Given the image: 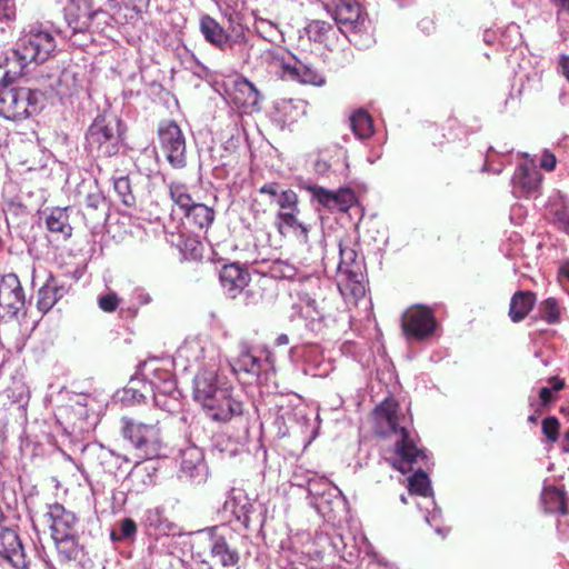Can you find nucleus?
I'll list each match as a JSON object with an SVG mask.
<instances>
[{
  "mask_svg": "<svg viewBox=\"0 0 569 569\" xmlns=\"http://www.w3.org/2000/svg\"><path fill=\"white\" fill-rule=\"evenodd\" d=\"M398 403L392 399H386L375 410L377 431L381 436H396L395 448L397 458L392 466L402 473L412 469V465L425 460L427 455L423 449L417 447L415 438L400 425Z\"/></svg>",
  "mask_w": 569,
  "mask_h": 569,
  "instance_id": "obj_1",
  "label": "nucleus"
},
{
  "mask_svg": "<svg viewBox=\"0 0 569 569\" xmlns=\"http://www.w3.org/2000/svg\"><path fill=\"white\" fill-rule=\"evenodd\" d=\"M57 44L53 34L42 23H32L23 30L16 42L13 56L21 68L31 62L42 63L47 61Z\"/></svg>",
  "mask_w": 569,
  "mask_h": 569,
  "instance_id": "obj_2",
  "label": "nucleus"
},
{
  "mask_svg": "<svg viewBox=\"0 0 569 569\" xmlns=\"http://www.w3.org/2000/svg\"><path fill=\"white\" fill-rule=\"evenodd\" d=\"M124 124L120 118L111 113L98 114L88 128L86 140L88 146L98 152V157L116 156L123 142Z\"/></svg>",
  "mask_w": 569,
  "mask_h": 569,
  "instance_id": "obj_3",
  "label": "nucleus"
},
{
  "mask_svg": "<svg viewBox=\"0 0 569 569\" xmlns=\"http://www.w3.org/2000/svg\"><path fill=\"white\" fill-rule=\"evenodd\" d=\"M42 94L23 87L0 84V116L8 120H22L40 110Z\"/></svg>",
  "mask_w": 569,
  "mask_h": 569,
  "instance_id": "obj_4",
  "label": "nucleus"
},
{
  "mask_svg": "<svg viewBox=\"0 0 569 569\" xmlns=\"http://www.w3.org/2000/svg\"><path fill=\"white\" fill-rule=\"evenodd\" d=\"M276 204L280 208L277 213L278 228L280 232L282 229H287L293 233L296 239L308 250L312 249V244L309 241V234L313 231L311 224L299 221L298 219V196L291 189H284L278 197Z\"/></svg>",
  "mask_w": 569,
  "mask_h": 569,
  "instance_id": "obj_5",
  "label": "nucleus"
},
{
  "mask_svg": "<svg viewBox=\"0 0 569 569\" xmlns=\"http://www.w3.org/2000/svg\"><path fill=\"white\" fill-rule=\"evenodd\" d=\"M201 532L208 537L211 559L226 569H238L240 552L234 545L233 532L226 526L208 527Z\"/></svg>",
  "mask_w": 569,
  "mask_h": 569,
  "instance_id": "obj_6",
  "label": "nucleus"
},
{
  "mask_svg": "<svg viewBox=\"0 0 569 569\" xmlns=\"http://www.w3.org/2000/svg\"><path fill=\"white\" fill-rule=\"evenodd\" d=\"M122 435L139 451L141 457L152 459L160 455L162 439L158 423L126 421Z\"/></svg>",
  "mask_w": 569,
  "mask_h": 569,
  "instance_id": "obj_7",
  "label": "nucleus"
},
{
  "mask_svg": "<svg viewBox=\"0 0 569 569\" xmlns=\"http://www.w3.org/2000/svg\"><path fill=\"white\" fill-rule=\"evenodd\" d=\"M159 146L162 154L174 169L187 164L186 138L174 121H163L158 128Z\"/></svg>",
  "mask_w": 569,
  "mask_h": 569,
  "instance_id": "obj_8",
  "label": "nucleus"
},
{
  "mask_svg": "<svg viewBox=\"0 0 569 569\" xmlns=\"http://www.w3.org/2000/svg\"><path fill=\"white\" fill-rule=\"evenodd\" d=\"M162 382L152 380L151 382H142V389L136 388V381H130V386L124 389V392L131 393V399L134 402H141L146 399L147 393H152L153 401L162 409L170 410V401H176L177 390L176 380L172 373H162ZM139 381H137L138 383Z\"/></svg>",
  "mask_w": 569,
  "mask_h": 569,
  "instance_id": "obj_9",
  "label": "nucleus"
},
{
  "mask_svg": "<svg viewBox=\"0 0 569 569\" xmlns=\"http://www.w3.org/2000/svg\"><path fill=\"white\" fill-rule=\"evenodd\" d=\"M327 8L341 32L357 34L366 29L367 14L356 0H335Z\"/></svg>",
  "mask_w": 569,
  "mask_h": 569,
  "instance_id": "obj_10",
  "label": "nucleus"
},
{
  "mask_svg": "<svg viewBox=\"0 0 569 569\" xmlns=\"http://www.w3.org/2000/svg\"><path fill=\"white\" fill-rule=\"evenodd\" d=\"M436 327L433 312L427 307L409 308L402 316V330L408 339L425 340L433 335Z\"/></svg>",
  "mask_w": 569,
  "mask_h": 569,
  "instance_id": "obj_11",
  "label": "nucleus"
},
{
  "mask_svg": "<svg viewBox=\"0 0 569 569\" xmlns=\"http://www.w3.org/2000/svg\"><path fill=\"white\" fill-rule=\"evenodd\" d=\"M200 31L206 41L221 50H224L227 47L233 48L234 46L247 42L244 29L241 24L232 27L231 33H227L224 29L208 14L200 18Z\"/></svg>",
  "mask_w": 569,
  "mask_h": 569,
  "instance_id": "obj_12",
  "label": "nucleus"
},
{
  "mask_svg": "<svg viewBox=\"0 0 569 569\" xmlns=\"http://www.w3.org/2000/svg\"><path fill=\"white\" fill-rule=\"evenodd\" d=\"M231 388L232 386L212 369L199 371L193 379V397L203 409L218 398L219 391H228Z\"/></svg>",
  "mask_w": 569,
  "mask_h": 569,
  "instance_id": "obj_13",
  "label": "nucleus"
},
{
  "mask_svg": "<svg viewBox=\"0 0 569 569\" xmlns=\"http://www.w3.org/2000/svg\"><path fill=\"white\" fill-rule=\"evenodd\" d=\"M26 295L16 273H7L0 279V308L9 318H14L24 309Z\"/></svg>",
  "mask_w": 569,
  "mask_h": 569,
  "instance_id": "obj_14",
  "label": "nucleus"
},
{
  "mask_svg": "<svg viewBox=\"0 0 569 569\" xmlns=\"http://www.w3.org/2000/svg\"><path fill=\"white\" fill-rule=\"evenodd\" d=\"M179 477L193 485H202L208 479V467L202 450L197 446H188L180 451Z\"/></svg>",
  "mask_w": 569,
  "mask_h": 569,
  "instance_id": "obj_15",
  "label": "nucleus"
},
{
  "mask_svg": "<svg viewBox=\"0 0 569 569\" xmlns=\"http://www.w3.org/2000/svg\"><path fill=\"white\" fill-rule=\"evenodd\" d=\"M218 398L204 408L207 416L217 422H228L243 412L242 402L233 396V388L219 391Z\"/></svg>",
  "mask_w": 569,
  "mask_h": 569,
  "instance_id": "obj_16",
  "label": "nucleus"
},
{
  "mask_svg": "<svg viewBox=\"0 0 569 569\" xmlns=\"http://www.w3.org/2000/svg\"><path fill=\"white\" fill-rule=\"evenodd\" d=\"M542 174L533 164L517 167L511 182L516 197H537L541 187Z\"/></svg>",
  "mask_w": 569,
  "mask_h": 569,
  "instance_id": "obj_17",
  "label": "nucleus"
},
{
  "mask_svg": "<svg viewBox=\"0 0 569 569\" xmlns=\"http://www.w3.org/2000/svg\"><path fill=\"white\" fill-rule=\"evenodd\" d=\"M0 557L14 569H29L28 561L18 533L0 525Z\"/></svg>",
  "mask_w": 569,
  "mask_h": 569,
  "instance_id": "obj_18",
  "label": "nucleus"
},
{
  "mask_svg": "<svg viewBox=\"0 0 569 569\" xmlns=\"http://www.w3.org/2000/svg\"><path fill=\"white\" fill-rule=\"evenodd\" d=\"M317 483L308 482V493L311 496V505L323 517H330L345 505V497L338 487H328V491H319Z\"/></svg>",
  "mask_w": 569,
  "mask_h": 569,
  "instance_id": "obj_19",
  "label": "nucleus"
},
{
  "mask_svg": "<svg viewBox=\"0 0 569 569\" xmlns=\"http://www.w3.org/2000/svg\"><path fill=\"white\" fill-rule=\"evenodd\" d=\"M219 279L224 293L234 299L248 287L250 273L239 263H230L222 267Z\"/></svg>",
  "mask_w": 569,
  "mask_h": 569,
  "instance_id": "obj_20",
  "label": "nucleus"
},
{
  "mask_svg": "<svg viewBox=\"0 0 569 569\" xmlns=\"http://www.w3.org/2000/svg\"><path fill=\"white\" fill-rule=\"evenodd\" d=\"M71 286L64 281H60L52 273H50L38 290L37 308L41 313L49 312L54 305L62 299L70 290Z\"/></svg>",
  "mask_w": 569,
  "mask_h": 569,
  "instance_id": "obj_21",
  "label": "nucleus"
},
{
  "mask_svg": "<svg viewBox=\"0 0 569 569\" xmlns=\"http://www.w3.org/2000/svg\"><path fill=\"white\" fill-rule=\"evenodd\" d=\"M47 516L50 519L51 537L77 535V516L60 503L50 505Z\"/></svg>",
  "mask_w": 569,
  "mask_h": 569,
  "instance_id": "obj_22",
  "label": "nucleus"
},
{
  "mask_svg": "<svg viewBox=\"0 0 569 569\" xmlns=\"http://www.w3.org/2000/svg\"><path fill=\"white\" fill-rule=\"evenodd\" d=\"M223 512H230L237 522L249 529L256 513V506L243 493H236L232 489L222 506Z\"/></svg>",
  "mask_w": 569,
  "mask_h": 569,
  "instance_id": "obj_23",
  "label": "nucleus"
},
{
  "mask_svg": "<svg viewBox=\"0 0 569 569\" xmlns=\"http://www.w3.org/2000/svg\"><path fill=\"white\" fill-rule=\"evenodd\" d=\"M264 366L266 360L251 349L243 347L232 365V369L236 373H244L252 379H258Z\"/></svg>",
  "mask_w": 569,
  "mask_h": 569,
  "instance_id": "obj_24",
  "label": "nucleus"
},
{
  "mask_svg": "<svg viewBox=\"0 0 569 569\" xmlns=\"http://www.w3.org/2000/svg\"><path fill=\"white\" fill-rule=\"evenodd\" d=\"M232 100L239 107L253 108L260 101V92L252 82L241 78L234 82Z\"/></svg>",
  "mask_w": 569,
  "mask_h": 569,
  "instance_id": "obj_25",
  "label": "nucleus"
},
{
  "mask_svg": "<svg viewBox=\"0 0 569 569\" xmlns=\"http://www.w3.org/2000/svg\"><path fill=\"white\" fill-rule=\"evenodd\" d=\"M536 303V295L530 291H517L513 293L510 306L509 317L512 322H520L531 311Z\"/></svg>",
  "mask_w": 569,
  "mask_h": 569,
  "instance_id": "obj_26",
  "label": "nucleus"
},
{
  "mask_svg": "<svg viewBox=\"0 0 569 569\" xmlns=\"http://www.w3.org/2000/svg\"><path fill=\"white\" fill-rule=\"evenodd\" d=\"M186 222L193 229H208L214 220V210L203 203H193L184 213Z\"/></svg>",
  "mask_w": 569,
  "mask_h": 569,
  "instance_id": "obj_27",
  "label": "nucleus"
},
{
  "mask_svg": "<svg viewBox=\"0 0 569 569\" xmlns=\"http://www.w3.org/2000/svg\"><path fill=\"white\" fill-rule=\"evenodd\" d=\"M46 226L50 232L59 233L66 240L72 236L68 208H53L46 218Z\"/></svg>",
  "mask_w": 569,
  "mask_h": 569,
  "instance_id": "obj_28",
  "label": "nucleus"
},
{
  "mask_svg": "<svg viewBox=\"0 0 569 569\" xmlns=\"http://www.w3.org/2000/svg\"><path fill=\"white\" fill-rule=\"evenodd\" d=\"M541 500L546 512L567 513L565 492L556 487H546L541 493Z\"/></svg>",
  "mask_w": 569,
  "mask_h": 569,
  "instance_id": "obj_29",
  "label": "nucleus"
},
{
  "mask_svg": "<svg viewBox=\"0 0 569 569\" xmlns=\"http://www.w3.org/2000/svg\"><path fill=\"white\" fill-rule=\"evenodd\" d=\"M93 455L102 470L110 475H116L121 463L126 461L120 455L114 453L102 445L93 448Z\"/></svg>",
  "mask_w": 569,
  "mask_h": 569,
  "instance_id": "obj_30",
  "label": "nucleus"
},
{
  "mask_svg": "<svg viewBox=\"0 0 569 569\" xmlns=\"http://www.w3.org/2000/svg\"><path fill=\"white\" fill-rule=\"evenodd\" d=\"M58 555L62 561L76 560L80 553L78 535L52 537Z\"/></svg>",
  "mask_w": 569,
  "mask_h": 569,
  "instance_id": "obj_31",
  "label": "nucleus"
},
{
  "mask_svg": "<svg viewBox=\"0 0 569 569\" xmlns=\"http://www.w3.org/2000/svg\"><path fill=\"white\" fill-rule=\"evenodd\" d=\"M299 312L302 318L311 323L321 322L326 318L325 308L308 293L300 296Z\"/></svg>",
  "mask_w": 569,
  "mask_h": 569,
  "instance_id": "obj_32",
  "label": "nucleus"
},
{
  "mask_svg": "<svg viewBox=\"0 0 569 569\" xmlns=\"http://www.w3.org/2000/svg\"><path fill=\"white\" fill-rule=\"evenodd\" d=\"M350 127L355 136L361 140L373 133L372 119L367 111L358 110L350 117Z\"/></svg>",
  "mask_w": 569,
  "mask_h": 569,
  "instance_id": "obj_33",
  "label": "nucleus"
},
{
  "mask_svg": "<svg viewBox=\"0 0 569 569\" xmlns=\"http://www.w3.org/2000/svg\"><path fill=\"white\" fill-rule=\"evenodd\" d=\"M203 347L199 340L186 341L178 348L176 360L186 361L189 366L201 361L203 356Z\"/></svg>",
  "mask_w": 569,
  "mask_h": 569,
  "instance_id": "obj_34",
  "label": "nucleus"
},
{
  "mask_svg": "<svg viewBox=\"0 0 569 569\" xmlns=\"http://www.w3.org/2000/svg\"><path fill=\"white\" fill-rule=\"evenodd\" d=\"M291 73L302 83L322 86L325 77L312 66L297 62L291 69Z\"/></svg>",
  "mask_w": 569,
  "mask_h": 569,
  "instance_id": "obj_35",
  "label": "nucleus"
},
{
  "mask_svg": "<svg viewBox=\"0 0 569 569\" xmlns=\"http://www.w3.org/2000/svg\"><path fill=\"white\" fill-rule=\"evenodd\" d=\"M113 189L123 206L134 208L137 198L133 191L131 179L128 176H120L113 179Z\"/></svg>",
  "mask_w": 569,
  "mask_h": 569,
  "instance_id": "obj_36",
  "label": "nucleus"
},
{
  "mask_svg": "<svg viewBox=\"0 0 569 569\" xmlns=\"http://www.w3.org/2000/svg\"><path fill=\"white\" fill-rule=\"evenodd\" d=\"M144 522L149 528L158 530L162 535H168L174 525L167 519L162 508H152L146 511Z\"/></svg>",
  "mask_w": 569,
  "mask_h": 569,
  "instance_id": "obj_37",
  "label": "nucleus"
},
{
  "mask_svg": "<svg viewBox=\"0 0 569 569\" xmlns=\"http://www.w3.org/2000/svg\"><path fill=\"white\" fill-rule=\"evenodd\" d=\"M362 278L361 270H350L348 276L338 278V287L340 290H349L355 298H361L366 293Z\"/></svg>",
  "mask_w": 569,
  "mask_h": 569,
  "instance_id": "obj_38",
  "label": "nucleus"
},
{
  "mask_svg": "<svg viewBox=\"0 0 569 569\" xmlns=\"http://www.w3.org/2000/svg\"><path fill=\"white\" fill-rule=\"evenodd\" d=\"M339 254L340 261L337 267L338 278L348 276L350 270H361V264L357 261V253L352 248L339 243Z\"/></svg>",
  "mask_w": 569,
  "mask_h": 569,
  "instance_id": "obj_39",
  "label": "nucleus"
},
{
  "mask_svg": "<svg viewBox=\"0 0 569 569\" xmlns=\"http://www.w3.org/2000/svg\"><path fill=\"white\" fill-rule=\"evenodd\" d=\"M169 194L171 200L184 213L194 202L188 192L186 184L180 182H171L169 184Z\"/></svg>",
  "mask_w": 569,
  "mask_h": 569,
  "instance_id": "obj_40",
  "label": "nucleus"
},
{
  "mask_svg": "<svg viewBox=\"0 0 569 569\" xmlns=\"http://www.w3.org/2000/svg\"><path fill=\"white\" fill-rule=\"evenodd\" d=\"M268 273L274 279L293 280L298 276V269L283 260H274L268 267Z\"/></svg>",
  "mask_w": 569,
  "mask_h": 569,
  "instance_id": "obj_41",
  "label": "nucleus"
},
{
  "mask_svg": "<svg viewBox=\"0 0 569 569\" xmlns=\"http://www.w3.org/2000/svg\"><path fill=\"white\" fill-rule=\"evenodd\" d=\"M409 490L411 493H417L423 497L432 495L430 480L427 473L422 470H418L409 479Z\"/></svg>",
  "mask_w": 569,
  "mask_h": 569,
  "instance_id": "obj_42",
  "label": "nucleus"
},
{
  "mask_svg": "<svg viewBox=\"0 0 569 569\" xmlns=\"http://www.w3.org/2000/svg\"><path fill=\"white\" fill-rule=\"evenodd\" d=\"M92 18L93 13L89 8H86L83 12L77 16H74L70 10H68L66 13L67 22L73 32H84L88 30Z\"/></svg>",
  "mask_w": 569,
  "mask_h": 569,
  "instance_id": "obj_43",
  "label": "nucleus"
},
{
  "mask_svg": "<svg viewBox=\"0 0 569 569\" xmlns=\"http://www.w3.org/2000/svg\"><path fill=\"white\" fill-rule=\"evenodd\" d=\"M137 535V525L131 518H124L119 522L118 529L110 533L112 541L133 540Z\"/></svg>",
  "mask_w": 569,
  "mask_h": 569,
  "instance_id": "obj_44",
  "label": "nucleus"
},
{
  "mask_svg": "<svg viewBox=\"0 0 569 569\" xmlns=\"http://www.w3.org/2000/svg\"><path fill=\"white\" fill-rule=\"evenodd\" d=\"M541 319L548 323H558L560 321V307L555 298L543 300L539 306Z\"/></svg>",
  "mask_w": 569,
  "mask_h": 569,
  "instance_id": "obj_45",
  "label": "nucleus"
},
{
  "mask_svg": "<svg viewBox=\"0 0 569 569\" xmlns=\"http://www.w3.org/2000/svg\"><path fill=\"white\" fill-rule=\"evenodd\" d=\"M331 29L332 27L330 23L321 20H313L307 26L306 31L309 39L320 42Z\"/></svg>",
  "mask_w": 569,
  "mask_h": 569,
  "instance_id": "obj_46",
  "label": "nucleus"
},
{
  "mask_svg": "<svg viewBox=\"0 0 569 569\" xmlns=\"http://www.w3.org/2000/svg\"><path fill=\"white\" fill-rule=\"evenodd\" d=\"M216 448L220 451L222 457H234L237 456L241 450L242 446L233 440H231L228 437H219L216 440Z\"/></svg>",
  "mask_w": 569,
  "mask_h": 569,
  "instance_id": "obj_47",
  "label": "nucleus"
},
{
  "mask_svg": "<svg viewBox=\"0 0 569 569\" xmlns=\"http://www.w3.org/2000/svg\"><path fill=\"white\" fill-rule=\"evenodd\" d=\"M309 191L311 192L312 198L316 199L320 204L329 209H333L336 199L333 197V191L319 186L309 187Z\"/></svg>",
  "mask_w": 569,
  "mask_h": 569,
  "instance_id": "obj_48",
  "label": "nucleus"
},
{
  "mask_svg": "<svg viewBox=\"0 0 569 569\" xmlns=\"http://www.w3.org/2000/svg\"><path fill=\"white\" fill-rule=\"evenodd\" d=\"M157 360H152L150 362H144L142 365V375L146 377V382H151L152 380H157L158 382H162V373H171L168 370L161 369L158 366Z\"/></svg>",
  "mask_w": 569,
  "mask_h": 569,
  "instance_id": "obj_49",
  "label": "nucleus"
},
{
  "mask_svg": "<svg viewBox=\"0 0 569 569\" xmlns=\"http://www.w3.org/2000/svg\"><path fill=\"white\" fill-rule=\"evenodd\" d=\"M560 422L556 417H547L542 420V433L549 442H556L559 438Z\"/></svg>",
  "mask_w": 569,
  "mask_h": 569,
  "instance_id": "obj_50",
  "label": "nucleus"
},
{
  "mask_svg": "<svg viewBox=\"0 0 569 569\" xmlns=\"http://www.w3.org/2000/svg\"><path fill=\"white\" fill-rule=\"evenodd\" d=\"M335 207L333 209L345 210L347 209L355 200V194L351 189L343 188L338 191H333Z\"/></svg>",
  "mask_w": 569,
  "mask_h": 569,
  "instance_id": "obj_51",
  "label": "nucleus"
},
{
  "mask_svg": "<svg viewBox=\"0 0 569 569\" xmlns=\"http://www.w3.org/2000/svg\"><path fill=\"white\" fill-rule=\"evenodd\" d=\"M120 303V299L114 292H109L98 297V306L104 312H113Z\"/></svg>",
  "mask_w": 569,
  "mask_h": 569,
  "instance_id": "obj_52",
  "label": "nucleus"
},
{
  "mask_svg": "<svg viewBox=\"0 0 569 569\" xmlns=\"http://www.w3.org/2000/svg\"><path fill=\"white\" fill-rule=\"evenodd\" d=\"M551 222L569 234V211L567 209H555L551 212Z\"/></svg>",
  "mask_w": 569,
  "mask_h": 569,
  "instance_id": "obj_53",
  "label": "nucleus"
},
{
  "mask_svg": "<svg viewBox=\"0 0 569 569\" xmlns=\"http://www.w3.org/2000/svg\"><path fill=\"white\" fill-rule=\"evenodd\" d=\"M106 199L103 194L99 190H94L89 192L84 198L86 209L91 211H97L100 208L104 207Z\"/></svg>",
  "mask_w": 569,
  "mask_h": 569,
  "instance_id": "obj_54",
  "label": "nucleus"
},
{
  "mask_svg": "<svg viewBox=\"0 0 569 569\" xmlns=\"http://www.w3.org/2000/svg\"><path fill=\"white\" fill-rule=\"evenodd\" d=\"M284 189H281L280 186L276 182L266 183L260 189L259 192L263 194H268L270 197V201L276 203L278 201V197L282 193Z\"/></svg>",
  "mask_w": 569,
  "mask_h": 569,
  "instance_id": "obj_55",
  "label": "nucleus"
},
{
  "mask_svg": "<svg viewBox=\"0 0 569 569\" xmlns=\"http://www.w3.org/2000/svg\"><path fill=\"white\" fill-rule=\"evenodd\" d=\"M16 17L13 0H0V21L11 20Z\"/></svg>",
  "mask_w": 569,
  "mask_h": 569,
  "instance_id": "obj_56",
  "label": "nucleus"
},
{
  "mask_svg": "<svg viewBox=\"0 0 569 569\" xmlns=\"http://www.w3.org/2000/svg\"><path fill=\"white\" fill-rule=\"evenodd\" d=\"M557 159L555 154L551 152L545 151L540 159V166L541 168L546 169L547 171H552L556 167Z\"/></svg>",
  "mask_w": 569,
  "mask_h": 569,
  "instance_id": "obj_57",
  "label": "nucleus"
},
{
  "mask_svg": "<svg viewBox=\"0 0 569 569\" xmlns=\"http://www.w3.org/2000/svg\"><path fill=\"white\" fill-rule=\"evenodd\" d=\"M150 0H129V6L136 13L143 12L149 7Z\"/></svg>",
  "mask_w": 569,
  "mask_h": 569,
  "instance_id": "obj_58",
  "label": "nucleus"
},
{
  "mask_svg": "<svg viewBox=\"0 0 569 569\" xmlns=\"http://www.w3.org/2000/svg\"><path fill=\"white\" fill-rule=\"evenodd\" d=\"M221 12H222L223 17L227 18L230 23H232V24L236 23L237 26L240 24L239 23V14L231 8H229V7H227L224 9L221 8Z\"/></svg>",
  "mask_w": 569,
  "mask_h": 569,
  "instance_id": "obj_59",
  "label": "nucleus"
},
{
  "mask_svg": "<svg viewBox=\"0 0 569 569\" xmlns=\"http://www.w3.org/2000/svg\"><path fill=\"white\" fill-rule=\"evenodd\" d=\"M308 482H315L317 483V488L319 491H328V487H335L332 483H330L325 478H311Z\"/></svg>",
  "mask_w": 569,
  "mask_h": 569,
  "instance_id": "obj_60",
  "label": "nucleus"
},
{
  "mask_svg": "<svg viewBox=\"0 0 569 569\" xmlns=\"http://www.w3.org/2000/svg\"><path fill=\"white\" fill-rule=\"evenodd\" d=\"M330 169V164L326 160L318 159L315 162V171L318 174H326Z\"/></svg>",
  "mask_w": 569,
  "mask_h": 569,
  "instance_id": "obj_61",
  "label": "nucleus"
},
{
  "mask_svg": "<svg viewBox=\"0 0 569 569\" xmlns=\"http://www.w3.org/2000/svg\"><path fill=\"white\" fill-rule=\"evenodd\" d=\"M134 293H136L137 300L141 305H148L152 300L151 296L147 291H144L143 289H137Z\"/></svg>",
  "mask_w": 569,
  "mask_h": 569,
  "instance_id": "obj_62",
  "label": "nucleus"
},
{
  "mask_svg": "<svg viewBox=\"0 0 569 569\" xmlns=\"http://www.w3.org/2000/svg\"><path fill=\"white\" fill-rule=\"evenodd\" d=\"M539 397L541 399L542 405H548L552 400V392L551 389L548 387H543L539 391Z\"/></svg>",
  "mask_w": 569,
  "mask_h": 569,
  "instance_id": "obj_63",
  "label": "nucleus"
},
{
  "mask_svg": "<svg viewBox=\"0 0 569 569\" xmlns=\"http://www.w3.org/2000/svg\"><path fill=\"white\" fill-rule=\"evenodd\" d=\"M561 69H562V73L563 76L567 78V80L569 81V57H566L561 60Z\"/></svg>",
  "mask_w": 569,
  "mask_h": 569,
  "instance_id": "obj_64",
  "label": "nucleus"
}]
</instances>
